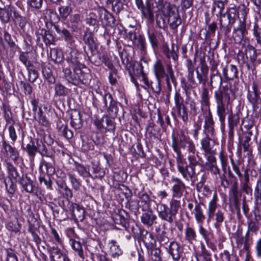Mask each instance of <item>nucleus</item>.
Masks as SVG:
<instances>
[{
	"label": "nucleus",
	"mask_w": 261,
	"mask_h": 261,
	"mask_svg": "<svg viewBox=\"0 0 261 261\" xmlns=\"http://www.w3.org/2000/svg\"><path fill=\"white\" fill-rule=\"evenodd\" d=\"M172 147L178 157L181 155V149L192 154H195L196 151L194 142L182 130L177 132L176 135L172 134Z\"/></svg>",
	"instance_id": "nucleus-1"
},
{
	"label": "nucleus",
	"mask_w": 261,
	"mask_h": 261,
	"mask_svg": "<svg viewBox=\"0 0 261 261\" xmlns=\"http://www.w3.org/2000/svg\"><path fill=\"white\" fill-rule=\"evenodd\" d=\"M153 71L156 80L165 78L166 83L169 89L171 88V83L175 84L176 80L174 75L172 66L168 64L166 66V71L161 60H157L153 64Z\"/></svg>",
	"instance_id": "nucleus-2"
},
{
	"label": "nucleus",
	"mask_w": 261,
	"mask_h": 261,
	"mask_svg": "<svg viewBox=\"0 0 261 261\" xmlns=\"http://www.w3.org/2000/svg\"><path fill=\"white\" fill-rule=\"evenodd\" d=\"M170 207L165 204H161L158 215L162 220L172 223L176 219V215L180 206V202L172 199L170 201Z\"/></svg>",
	"instance_id": "nucleus-3"
},
{
	"label": "nucleus",
	"mask_w": 261,
	"mask_h": 261,
	"mask_svg": "<svg viewBox=\"0 0 261 261\" xmlns=\"http://www.w3.org/2000/svg\"><path fill=\"white\" fill-rule=\"evenodd\" d=\"M163 15L167 19V24H169L172 30L176 29L181 23L178 10L174 5L167 4L163 11Z\"/></svg>",
	"instance_id": "nucleus-4"
},
{
	"label": "nucleus",
	"mask_w": 261,
	"mask_h": 261,
	"mask_svg": "<svg viewBox=\"0 0 261 261\" xmlns=\"http://www.w3.org/2000/svg\"><path fill=\"white\" fill-rule=\"evenodd\" d=\"M177 171L180 174L182 177L186 181H191L194 183L197 179L198 173L196 171V169L186 164V165L182 162H177Z\"/></svg>",
	"instance_id": "nucleus-5"
},
{
	"label": "nucleus",
	"mask_w": 261,
	"mask_h": 261,
	"mask_svg": "<svg viewBox=\"0 0 261 261\" xmlns=\"http://www.w3.org/2000/svg\"><path fill=\"white\" fill-rule=\"evenodd\" d=\"M214 97L216 102L229 103L230 100L234 98V94L232 89L228 86H221L215 91Z\"/></svg>",
	"instance_id": "nucleus-6"
},
{
	"label": "nucleus",
	"mask_w": 261,
	"mask_h": 261,
	"mask_svg": "<svg viewBox=\"0 0 261 261\" xmlns=\"http://www.w3.org/2000/svg\"><path fill=\"white\" fill-rule=\"evenodd\" d=\"M204 118L203 132L205 135V137L215 139L216 133L214 127L215 123L211 110H208L207 113L204 116Z\"/></svg>",
	"instance_id": "nucleus-7"
},
{
	"label": "nucleus",
	"mask_w": 261,
	"mask_h": 261,
	"mask_svg": "<svg viewBox=\"0 0 261 261\" xmlns=\"http://www.w3.org/2000/svg\"><path fill=\"white\" fill-rule=\"evenodd\" d=\"M103 101L109 116L111 118H115L117 115L118 108L112 95L110 93H106L103 97Z\"/></svg>",
	"instance_id": "nucleus-8"
},
{
	"label": "nucleus",
	"mask_w": 261,
	"mask_h": 261,
	"mask_svg": "<svg viewBox=\"0 0 261 261\" xmlns=\"http://www.w3.org/2000/svg\"><path fill=\"white\" fill-rule=\"evenodd\" d=\"M171 182L173 184L171 189L172 199L180 198L186 190L185 183L180 178L175 176L172 177Z\"/></svg>",
	"instance_id": "nucleus-9"
},
{
	"label": "nucleus",
	"mask_w": 261,
	"mask_h": 261,
	"mask_svg": "<svg viewBox=\"0 0 261 261\" xmlns=\"http://www.w3.org/2000/svg\"><path fill=\"white\" fill-rule=\"evenodd\" d=\"M135 4L141 12L143 17L152 21L154 18V15L151 5L148 0L146 1L144 5L143 0H135Z\"/></svg>",
	"instance_id": "nucleus-10"
},
{
	"label": "nucleus",
	"mask_w": 261,
	"mask_h": 261,
	"mask_svg": "<svg viewBox=\"0 0 261 261\" xmlns=\"http://www.w3.org/2000/svg\"><path fill=\"white\" fill-rule=\"evenodd\" d=\"M47 249L50 261H70L68 257L58 247L49 246Z\"/></svg>",
	"instance_id": "nucleus-11"
},
{
	"label": "nucleus",
	"mask_w": 261,
	"mask_h": 261,
	"mask_svg": "<svg viewBox=\"0 0 261 261\" xmlns=\"http://www.w3.org/2000/svg\"><path fill=\"white\" fill-rule=\"evenodd\" d=\"M247 98L254 108L261 103V98L257 90V86L254 82L252 84L251 89H248Z\"/></svg>",
	"instance_id": "nucleus-12"
},
{
	"label": "nucleus",
	"mask_w": 261,
	"mask_h": 261,
	"mask_svg": "<svg viewBox=\"0 0 261 261\" xmlns=\"http://www.w3.org/2000/svg\"><path fill=\"white\" fill-rule=\"evenodd\" d=\"M162 51L163 54L165 55L167 59H170L172 58L174 61L178 60V47L174 43H172L171 49H170L167 43L163 44L162 45Z\"/></svg>",
	"instance_id": "nucleus-13"
},
{
	"label": "nucleus",
	"mask_w": 261,
	"mask_h": 261,
	"mask_svg": "<svg viewBox=\"0 0 261 261\" xmlns=\"http://www.w3.org/2000/svg\"><path fill=\"white\" fill-rule=\"evenodd\" d=\"M2 148L8 158L11 159L14 162L17 161L19 158V152L16 148L12 147L5 140H3L2 142Z\"/></svg>",
	"instance_id": "nucleus-14"
},
{
	"label": "nucleus",
	"mask_w": 261,
	"mask_h": 261,
	"mask_svg": "<svg viewBox=\"0 0 261 261\" xmlns=\"http://www.w3.org/2000/svg\"><path fill=\"white\" fill-rule=\"evenodd\" d=\"M73 218L76 221H83L85 218V210L79 204L72 203L69 207Z\"/></svg>",
	"instance_id": "nucleus-15"
},
{
	"label": "nucleus",
	"mask_w": 261,
	"mask_h": 261,
	"mask_svg": "<svg viewBox=\"0 0 261 261\" xmlns=\"http://www.w3.org/2000/svg\"><path fill=\"white\" fill-rule=\"evenodd\" d=\"M203 206L204 204L203 203H198L196 201V204L192 214H193L197 223H203L205 220V215L204 213Z\"/></svg>",
	"instance_id": "nucleus-16"
},
{
	"label": "nucleus",
	"mask_w": 261,
	"mask_h": 261,
	"mask_svg": "<svg viewBox=\"0 0 261 261\" xmlns=\"http://www.w3.org/2000/svg\"><path fill=\"white\" fill-rule=\"evenodd\" d=\"M222 74L226 80H233L238 76V69L236 66L230 65L223 67Z\"/></svg>",
	"instance_id": "nucleus-17"
},
{
	"label": "nucleus",
	"mask_w": 261,
	"mask_h": 261,
	"mask_svg": "<svg viewBox=\"0 0 261 261\" xmlns=\"http://www.w3.org/2000/svg\"><path fill=\"white\" fill-rule=\"evenodd\" d=\"M215 138L204 137L201 140V149L203 151L204 154H211L214 152L213 149L215 143Z\"/></svg>",
	"instance_id": "nucleus-18"
},
{
	"label": "nucleus",
	"mask_w": 261,
	"mask_h": 261,
	"mask_svg": "<svg viewBox=\"0 0 261 261\" xmlns=\"http://www.w3.org/2000/svg\"><path fill=\"white\" fill-rule=\"evenodd\" d=\"M218 198L216 191H215L212 199L208 204V208L207 210V222H209L211 219L214 217V213L215 212L218 205Z\"/></svg>",
	"instance_id": "nucleus-19"
},
{
	"label": "nucleus",
	"mask_w": 261,
	"mask_h": 261,
	"mask_svg": "<svg viewBox=\"0 0 261 261\" xmlns=\"http://www.w3.org/2000/svg\"><path fill=\"white\" fill-rule=\"evenodd\" d=\"M197 79L199 84H202V87H205L207 81L208 68L205 63H202L200 65V71L196 69Z\"/></svg>",
	"instance_id": "nucleus-20"
},
{
	"label": "nucleus",
	"mask_w": 261,
	"mask_h": 261,
	"mask_svg": "<svg viewBox=\"0 0 261 261\" xmlns=\"http://www.w3.org/2000/svg\"><path fill=\"white\" fill-rule=\"evenodd\" d=\"M74 73L77 76V79H74L73 85H78L80 83L87 84L90 80L89 74L84 72L80 68L74 69Z\"/></svg>",
	"instance_id": "nucleus-21"
},
{
	"label": "nucleus",
	"mask_w": 261,
	"mask_h": 261,
	"mask_svg": "<svg viewBox=\"0 0 261 261\" xmlns=\"http://www.w3.org/2000/svg\"><path fill=\"white\" fill-rule=\"evenodd\" d=\"M168 253L172 256L173 260L178 261L180 258L182 250L177 242L172 241L170 243Z\"/></svg>",
	"instance_id": "nucleus-22"
},
{
	"label": "nucleus",
	"mask_w": 261,
	"mask_h": 261,
	"mask_svg": "<svg viewBox=\"0 0 261 261\" xmlns=\"http://www.w3.org/2000/svg\"><path fill=\"white\" fill-rule=\"evenodd\" d=\"M108 246L109 247L110 254L112 257L118 258L122 254L123 251L115 240H112L109 241Z\"/></svg>",
	"instance_id": "nucleus-23"
},
{
	"label": "nucleus",
	"mask_w": 261,
	"mask_h": 261,
	"mask_svg": "<svg viewBox=\"0 0 261 261\" xmlns=\"http://www.w3.org/2000/svg\"><path fill=\"white\" fill-rule=\"evenodd\" d=\"M200 104L201 110L203 111V108L205 107L207 108V111L210 110V97L209 95L208 89L205 87H202V91L200 93Z\"/></svg>",
	"instance_id": "nucleus-24"
},
{
	"label": "nucleus",
	"mask_w": 261,
	"mask_h": 261,
	"mask_svg": "<svg viewBox=\"0 0 261 261\" xmlns=\"http://www.w3.org/2000/svg\"><path fill=\"white\" fill-rule=\"evenodd\" d=\"M18 180L19 184L21 185L23 189L28 193H32L33 192V181L27 175H23L21 177H19Z\"/></svg>",
	"instance_id": "nucleus-25"
},
{
	"label": "nucleus",
	"mask_w": 261,
	"mask_h": 261,
	"mask_svg": "<svg viewBox=\"0 0 261 261\" xmlns=\"http://www.w3.org/2000/svg\"><path fill=\"white\" fill-rule=\"evenodd\" d=\"M144 211L145 212L143 213L141 218V222L144 225L150 226L153 224L156 217L153 214L152 211L150 208Z\"/></svg>",
	"instance_id": "nucleus-26"
},
{
	"label": "nucleus",
	"mask_w": 261,
	"mask_h": 261,
	"mask_svg": "<svg viewBox=\"0 0 261 261\" xmlns=\"http://www.w3.org/2000/svg\"><path fill=\"white\" fill-rule=\"evenodd\" d=\"M134 73L141 76L142 81L146 86H148V79L144 72L143 66L141 62H137L134 66Z\"/></svg>",
	"instance_id": "nucleus-27"
},
{
	"label": "nucleus",
	"mask_w": 261,
	"mask_h": 261,
	"mask_svg": "<svg viewBox=\"0 0 261 261\" xmlns=\"http://www.w3.org/2000/svg\"><path fill=\"white\" fill-rule=\"evenodd\" d=\"M187 67L188 71V80L192 86L195 87L197 84L194 77L195 66L194 64L192 62L191 60L189 59L187 60Z\"/></svg>",
	"instance_id": "nucleus-28"
},
{
	"label": "nucleus",
	"mask_w": 261,
	"mask_h": 261,
	"mask_svg": "<svg viewBox=\"0 0 261 261\" xmlns=\"http://www.w3.org/2000/svg\"><path fill=\"white\" fill-rule=\"evenodd\" d=\"M216 113L221 124H224L226 116L224 102H216Z\"/></svg>",
	"instance_id": "nucleus-29"
},
{
	"label": "nucleus",
	"mask_w": 261,
	"mask_h": 261,
	"mask_svg": "<svg viewBox=\"0 0 261 261\" xmlns=\"http://www.w3.org/2000/svg\"><path fill=\"white\" fill-rule=\"evenodd\" d=\"M236 12L237 10L236 9V8H231L229 9V10L227 12L224 14L222 13V15H220V19L226 17L227 19V21L225 22L229 24L230 23L233 24L236 21L235 16Z\"/></svg>",
	"instance_id": "nucleus-30"
},
{
	"label": "nucleus",
	"mask_w": 261,
	"mask_h": 261,
	"mask_svg": "<svg viewBox=\"0 0 261 261\" xmlns=\"http://www.w3.org/2000/svg\"><path fill=\"white\" fill-rule=\"evenodd\" d=\"M50 57L51 60L56 64L61 63L64 59L62 53L55 48L50 49Z\"/></svg>",
	"instance_id": "nucleus-31"
},
{
	"label": "nucleus",
	"mask_w": 261,
	"mask_h": 261,
	"mask_svg": "<svg viewBox=\"0 0 261 261\" xmlns=\"http://www.w3.org/2000/svg\"><path fill=\"white\" fill-rule=\"evenodd\" d=\"M197 234L195 230L189 226H187L185 229V240L190 244L196 241Z\"/></svg>",
	"instance_id": "nucleus-32"
},
{
	"label": "nucleus",
	"mask_w": 261,
	"mask_h": 261,
	"mask_svg": "<svg viewBox=\"0 0 261 261\" xmlns=\"http://www.w3.org/2000/svg\"><path fill=\"white\" fill-rule=\"evenodd\" d=\"M75 169L80 176L83 177H92V175L89 172V167H86L80 163H75Z\"/></svg>",
	"instance_id": "nucleus-33"
},
{
	"label": "nucleus",
	"mask_w": 261,
	"mask_h": 261,
	"mask_svg": "<svg viewBox=\"0 0 261 261\" xmlns=\"http://www.w3.org/2000/svg\"><path fill=\"white\" fill-rule=\"evenodd\" d=\"M34 115L36 120L39 124L45 126L49 125V123L46 116L43 115V111L41 108H39L38 112L35 113Z\"/></svg>",
	"instance_id": "nucleus-34"
},
{
	"label": "nucleus",
	"mask_w": 261,
	"mask_h": 261,
	"mask_svg": "<svg viewBox=\"0 0 261 261\" xmlns=\"http://www.w3.org/2000/svg\"><path fill=\"white\" fill-rule=\"evenodd\" d=\"M247 129H250L252 127V124L248 125L247 126L245 125ZM252 132L248 130L246 133L245 137V139L243 142V147L244 151H249L250 144L249 142L251 140V137L252 136Z\"/></svg>",
	"instance_id": "nucleus-35"
},
{
	"label": "nucleus",
	"mask_w": 261,
	"mask_h": 261,
	"mask_svg": "<svg viewBox=\"0 0 261 261\" xmlns=\"http://www.w3.org/2000/svg\"><path fill=\"white\" fill-rule=\"evenodd\" d=\"M37 152L40 153L42 156L51 157L50 152L41 140H36Z\"/></svg>",
	"instance_id": "nucleus-36"
},
{
	"label": "nucleus",
	"mask_w": 261,
	"mask_h": 261,
	"mask_svg": "<svg viewBox=\"0 0 261 261\" xmlns=\"http://www.w3.org/2000/svg\"><path fill=\"white\" fill-rule=\"evenodd\" d=\"M70 118V124L74 129H79L82 127V124L80 113L77 112L74 115L72 114Z\"/></svg>",
	"instance_id": "nucleus-37"
},
{
	"label": "nucleus",
	"mask_w": 261,
	"mask_h": 261,
	"mask_svg": "<svg viewBox=\"0 0 261 261\" xmlns=\"http://www.w3.org/2000/svg\"><path fill=\"white\" fill-rule=\"evenodd\" d=\"M141 207L142 211H146L149 209L150 199L146 193H142L140 196Z\"/></svg>",
	"instance_id": "nucleus-38"
},
{
	"label": "nucleus",
	"mask_w": 261,
	"mask_h": 261,
	"mask_svg": "<svg viewBox=\"0 0 261 261\" xmlns=\"http://www.w3.org/2000/svg\"><path fill=\"white\" fill-rule=\"evenodd\" d=\"M70 244L72 248L77 252L78 255L82 258H84V255L82 245L81 242L73 239L70 240Z\"/></svg>",
	"instance_id": "nucleus-39"
},
{
	"label": "nucleus",
	"mask_w": 261,
	"mask_h": 261,
	"mask_svg": "<svg viewBox=\"0 0 261 261\" xmlns=\"http://www.w3.org/2000/svg\"><path fill=\"white\" fill-rule=\"evenodd\" d=\"M246 58H249L251 61H254L257 57L256 51L255 48L250 44H248L245 48Z\"/></svg>",
	"instance_id": "nucleus-40"
},
{
	"label": "nucleus",
	"mask_w": 261,
	"mask_h": 261,
	"mask_svg": "<svg viewBox=\"0 0 261 261\" xmlns=\"http://www.w3.org/2000/svg\"><path fill=\"white\" fill-rule=\"evenodd\" d=\"M215 220L214 226L216 228H219L224 220V213L221 210H218L216 213H214Z\"/></svg>",
	"instance_id": "nucleus-41"
},
{
	"label": "nucleus",
	"mask_w": 261,
	"mask_h": 261,
	"mask_svg": "<svg viewBox=\"0 0 261 261\" xmlns=\"http://www.w3.org/2000/svg\"><path fill=\"white\" fill-rule=\"evenodd\" d=\"M24 150H26L30 156L34 158L37 152V145H35L32 138L30 139V142L27 145Z\"/></svg>",
	"instance_id": "nucleus-42"
},
{
	"label": "nucleus",
	"mask_w": 261,
	"mask_h": 261,
	"mask_svg": "<svg viewBox=\"0 0 261 261\" xmlns=\"http://www.w3.org/2000/svg\"><path fill=\"white\" fill-rule=\"evenodd\" d=\"M228 126L235 127L240 122V116L238 113L230 114L228 117Z\"/></svg>",
	"instance_id": "nucleus-43"
},
{
	"label": "nucleus",
	"mask_w": 261,
	"mask_h": 261,
	"mask_svg": "<svg viewBox=\"0 0 261 261\" xmlns=\"http://www.w3.org/2000/svg\"><path fill=\"white\" fill-rule=\"evenodd\" d=\"M5 166L9 174L15 179L17 180L20 177L19 174L16 168L10 162H6Z\"/></svg>",
	"instance_id": "nucleus-44"
},
{
	"label": "nucleus",
	"mask_w": 261,
	"mask_h": 261,
	"mask_svg": "<svg viewBox=\"0 0 261 261\" xmlns=\"http://www.w3.org/2000/svg\"><path fill=\"white\" fill-rule=\"evenodd\" d=\"M29 73V80L31 83H34L38 77V73L35 67L32 64L27 68Z\"/></svg>",
	"instance_id": "nucleus-45"
},
{
	"label": "nucleus",
	"mask_w": 261,
	"mask_h": 261,
	"mask_svg": "<svg viewBox=\"0 0 261 261\" xmlns=\"http://www.w3.org/2000/svg\"><path fill=\"white\" fill-rule=\"evenodd\" d=\"M134 45L137 46L141 51L145 50L146 48V41L145 38L141 36L138 35L135 40L133 42Z\"/></svg>",
	"instance_id": "nucleus-46"
},
{
	"label": "nucleus",
	"mask_w": 261,
	"mask_h": 261,
	"mask_svg": "<svg viewBox=\"0 0 261 261\" xmlns=\"http://www.w3.org/2000/svg\"><path fill=\"white\" fill-rule=\"evenodd\" d=\"M162 80V79H159V80H156L157 82L154 83L148 80L149 85L146 86L147 88H150L155 93L159 95L161 91V81Z\"/></svg>",
	"instance_id": "nucleus-47"
},
{
	"label": "nucleus",
	"mask_w": 261,
	"mask_h": 261,
	"mask_svg": "<svg viewBox=\"0 0 261 261\" xmlns=\"http://www.w3.org/2000/svg\"><path fill=\"white\" fill-rule=\"evenodd\" d=\"M55 95L64 96L68 94V89L61 84H58L55 86Z\"/></svg>",
	"instance_id": "nucleus-48"
},
{
	"label": "nucleus",
	"mask_w": 261,
	"mask_h": 261,
	"mask_svg": "<svg viewBox=\"0 0 261 261\" xmlns=\"http://www.w3.org/2000/svg\"><path fill=\"white\" fill-rule=\"evenodd\" d=\"M230 195L233 199L234 204L237 205L238 203V187L237 181L233 184L230 189Z\"/></svg>",
	"instance_id": "nucleus-49"
},
{
	"label": "nucleus",
	"mask_w": 261,
	"mask_h": 261,
	"mask_svg": "<svg viewBox=\"0 0 261 261\" xmlns=\"http://www.w3.org/2000/svg\"><path fill=\"white\" fill-rule=\"evenodd\" d=\"M259 228V226L258 222L253 221L248 222V230L246 233V236H248L250 232L254 233L256 234Z\"/></svg>",
	"instance_id": "nucleus-50"
},
{
	"label": "nucleus",
	"mask_w": 261,
	"mask_h": 261,
	"mask_svg": "<svg viewBox=\"0 0 261 261\" xmlns=\"http://www.w3.org/2000/svg\"><path fill=\"white\" fill-rule=\"evenodd\" d=\"M4 183L7 192L11 194H14L15 192L16 186L11 178L5 179L4 180Z\"/></svg>",
	"instance_id": "nucleus-51"
},
{
	"label": "nucleus",
	"mask_w": 261,
	"mask_h": 261,
	"mask_svg": "<svg viewBox=\"0 0 261 261\" xmlns=\"http://www.w3.org/2000/svg\"><path fill=\"white\" fill-rule=\"evenodd\" d=\"M156 22L158 26L161 29L165 28L167 26V19L164 17L163 13L162 14L156 15Z\"/></svg>",
	"instance_id": "nucleus-52"
},
{
	"label": "nucleus",
	"mask_w": 261,
	"mask_h": 261,
	"mask_svg": "<svg viewBox=\"0 0 261 261\" xmlns=\"http://www.w3.org/2000/svg\"><path fill=\"white\" fill-rule=\"evenodd\" d=\"M219 159L220 161L222 169L223 172L226 173L228 163L227 156V155L224 154L223 152L221 151L219 153Z\"/></svg>",
	"instance_id": "nucleus-53"
},
{
	"label": "nucleus",
	"mask_w": 261,
	"mask_h": 261,
	"mask_svg": "<svg viewBox=\"0 0 261 261\" xmlns=\"http://www.w3.org/2000/svg\"><path fill=\"white\" fill-rule=\"evenodd\" d=\"M4 113V117L7 124H10L13 121L12 113L8 107L4 105L2 109Z\"/></svg>",
	"instance_id": "nucleus-54"
},
{
	"label": "nucleus",
	"mask_w": 261,
	"mask_h": 261,
	"mask_svg": "<svg viewBox=\"0 0 261 261\" xmlns=\"http://www.w3.org/2000/svg\"><path fill=\"white\" fill-rule=\"evenodd\" d=\"M249 179L248 176L245 177V181L242 184V190L247 195H252V189L249 185Z\"/></svg>",
	"instance_id": "nucleus-55"
},
{
	"label": "nucleus",
	"mask_w": 261,
	"mask_h": 261,
	"mask_svg": "<svg viewBox=\"0 0 261 261\" xmlns=\"http://www.w3.org/2000/svg\"><path fill=\"white\" fill-rule=\"evenodd\" d=\"M149 40L153 48H155L158 46V41L156 38L155 33L153 30H150L147 33Z\"/></svg>",
	"instance_id": "nucleus-56"
},
{
	"label": "nucleus",
	"mask_w": 261,
	"mask_h": 261,
	"mask_svg": "<svg viewBox=\"0 0 261 261\" xmlns=\"http://www.w3.org/2000/svg\"><path fill=\"white\" fill-rule=\"evenodd\" d=\"M87 24L91 26L95 29L98 25V21L96 18L94 17L93 14H90L85 19Z\"/></svg>",
	"instance_id": "nucleus-57"
},
{
	"label": "nucleus",
	"mask_w": 261,
	"mask_h": 261,
	"mask_svg": "<svg viewBox=\"0 0 261 261\" xmlns=\"http://www.w3.org/2000/svg\"><path fill=\"white\" fill-rule=\"evenodd\" d=\"M68 176L72 185V188L75 191L79 190L81 186V184L79 180L75 177L74 175L71 173H68Z\"/></svg>",
	"instance_id": "nucleus-58"
},
{
	"label": "nucleus",
	"mask_w": 261,
	"mask_h": 261,
	"mask_svg": "<svg viewBox=\"0 0 261 261\" xmlns=\"http://www.w3.org/2000/svg\"><path fill=\"white\" fill-rule=\"evenodd\" d=\"M253 35L257 43L261 44V29L257 23H255L253 28Z\"/></svg>",
	"instance_id": "nucleus-59"
},
{
	"label": "nucleus",
	"mask_w": 261,
	"mask_h": 261,
	"mask_svg": "<svg viewBox=\"0 0 261 261\" xmlns=\"http://www.w3.org/2000/svg\"><path fill=\"white\" fill-rule=\"evenodd\" d=\"M44 166L46 168V173L48 176L53 175L55 172V168L51 163L43 161L41 163L40 168Z\"/></svg>",
	"instance_id": "nucleus-60"
},
{
	"label": "nucleus",
	"mask_w": 261,
	"mask_h": 261,
	"mask_svg": "<svg viewBox=\"0 0 261 261\" xmlns=\"http://www.w3.org/2000/svg\"><path fill=\"white\" fill-rule=\"evenodd\" d=\"M27 3L30 8L38 10L42 7L43 0H27Z\"/></svg>",
	"instance_id": "nucleus-61"
},
{
	"label": "nucleus",
	"mask_w": 261,
	"mask_h": 261,
	"mask_svg": "<svg viewBox=\"0 0 261 261\" xmlns=\"http://www.w3.org/2000/svg\"><path fill=\"white\" fill-rule=\"evenodd\" d=\"M60 15L63 18H66L72 12V8L69 6H61L59 8Z\"/></svg>",
	"instance_id": "nucleus-62"
},
{
	"label": "nucleus",
	"mask_w": 261,
	"mask_h": 261,
	"mask_svg": "<svg viewBox=\"0 0 261 261\" xmlns=\"http://www.w3.org/2000/svg\"><path fill=\"white\" fill-rule=\"evenodd\" d=\"M157 240L162 245L167 244L169 241V239L167 235V232L165 231H163L158 234L157 236Z\"/></svg>",
	"instance_id": "nucleus-63"
},
{
	"label": "nucleus",
	"mask_w": 261,
	"mask_h": 261,
	"mask_svg": "<svg viewBox=\"0 0 261 261\" xmlns=\"http://www.w3.org/2000/svg\"><path fill=\"white\" fill-rule=\"evenodd\" d=\"M161 250L158 248L152 249L151 251V259L153 261H161Z\"/></svg>",
	"instance_id": "nucleus-64"
}]
</instances>
